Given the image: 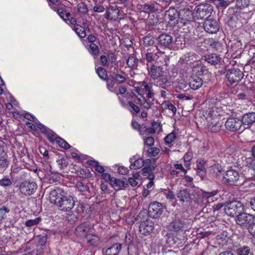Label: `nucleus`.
Listing matches in <instances>:
<instances>
[{"label": "nucleus", "instance_id": "nucleus-49", "mask_svg": "<svg viewBox=\"0 0 255 255\" xmlns=\"http://www.w3.org/2000/svg\"><path fill=\"white\" fill-rule=\"evenodd\" d=\"M217 194L216 191H213L212 192H203L202 193V197L203 200H207V202H209L210 198L213 197Z\"/></svg>", "mask_w": 255, "mask_h": 255}, {"label": "nucleus", "instance_id": "nucleus-34", "mask_svg": "<svg viewBox=\"0 0 255 255\" xmlns=\"http://www.w3.org/2000/svg\"><path fill=\"white\" fill-rule=\"evenodd\" d=\"M87 28L89 30V28L88 27L85 28L80 24L74 25L73 28L76 34L81 38H84L86 36V29Z\"/></svg>", "mask_w": 255, "mask_h": 255}, {"label": "nucleus", "instance_id": "nucleus-42", "mask_svg": "<svg viewBox=\"0 0 255 255\" xmlns=\"http://www.w3.org/2000/svg\"><path fill=\"white\" fill-rule=\"evenodd\" d=\"M250 253V248L248 246L240 247L236 251L237 255H249Z\"/></svg>", "mask_w": 255, "mask_h": 255}, {"label": "nucleus", "instance_id": "nucleus-33", "mask_svg": "<svg viewBox=\"0 0 255 255\" xmlns=\"http://www.w3.org/2000/svg\"><path fill=\"white\" fill-rule=\"evenodd\" d=\"M245 159L243 160L245 162V165L248 167V168L254 171L255 173V157L250 156H247L245 155Z\"/></svg>", "mask_w": 255, "mask_h": 255}, {"label": "nucleus", "instance_id": "nucleus-36", "mask_svg": "<svg viewBox=\"0 0 255 255\" xmlns=\"http://www.w3.org/2000/svg\"><path fill=\"white\" fill-rule=\"evenodd\" d=\"M56 134L55 133L52 134V136L53 137V139H55L56 142L58 145L62 148L67 149L70 147V145L65 140L63 139L60 137H55Z\"/></svg>", "mask_w": 255, "mask_h": 255}, {"label": "nucleus", "instance_id": "nucleus-51", "mask_svg": "<svg viewBox=\"0 0 255 255\" xmlns=\"http://www.w3.org/2000/svg\"><path fill=\"white\" fill-rule=\"evenodd\" d=\"M176 138L175 132H172L167 134L164 138V141L166 144H170Z\"/></svg>", "mask_w": 255, "mask_h": 255}, {"label": "nucleus", "instance_id": "nucleus-20", "mask_svg": "<svg viewBox=\"0 0 255 255\" xmlns=\"http://www.w3.org/2000/svg\"><path fill=\"white\" fill-rule=\"evenodd\" d=\"M207 120L208 121V128L210 129L212 132H216L220 130L221 124L219 122L220 118L212 119L207 118Z\"/></svg>", "mask_w": 255, "mask_h": 255}, {"label": "nucleus", "instance_id": "nucleus-13", "mask_svg": "<svg viewBox=\"0 0 255 255\" xmlns=\"http://www.w3.org/2000/svg\"><path fill=\"white\" fill-rule=\"evenodd\" d=\"M205 30L209 33H216L220 28L218 22L216 19H209L205 20L203 24Z\"/></svg>", "mask_w": 255, "mask_h": 255}, {"label": "nucleus", "instance_id": "nucleus-63", "mask_svg": "<svg viewBox=\"0 0 255 255\" xmlns=\"http://www.w3.org/2000/svg\"><path fill=\"white\" fill-rule=\"evenodd\" d=\"M12 184L11 180L8 178H3L0 180V185L2 186H10Z\"/></svg>", "mask_w": 255, "mask_h": 255}, {"label": "nucleus", "instance_id": "nucleus-11", "mask_svg": "<svg viewBox=\"0 0 255 255\" xmlns=\"http://www.w3.org/2000/svg\"><path fill=\"white\" fill-rule=\"evenodd\" d=\"M37 188L36 184L34 182L25 181L19 186L20 192L25 195H31L35 192Z\"/></svg>", "mask_w": 255, "mask_h": 255}, {"label": "nucleus", "instance_id": "nucleus-45", "mask_svg": "<svg viewBox=\"0 0 255 255\" xmlns=\"http://www.w3.org/2000/svg\"><path fill=\"white\" fill-rule=\"evenodd\" d=\"M128 104L130 108L129 111L132 115H136L137 114L139 113L140 108L137 105H135L132 102H128Z\"/></svg>", "mask_w": 255, "mask_h": 255}, {"label": "nucleus", "instance_id": "nucleus-14", "mask_svg": "<svg viewBox=\"0 0 255 255\" xmlns=\"http://www.w3.org/2000/svg\"><path fill=\"white\" fill-rule=\"evenodd\" d=\"M92 231L93 229L90 224L83 223L76 228L74 234L77 237L85 238Z\"/></svg>", "mask_w": 255, "mask_h": 255}, {"label": "nucleus", "instance_id": "nucleus-6", "mask_svg": "<svg viewBox=\"0 0 255 255\" xmlns=\"http://www.w3.org/2000/svg\"><path fill=\"white\" fill-rule=\"evenodd\" d=\"M255 219V218L253 215L243 212L237 216L236 221L238 225L248 229L253 224Z\"/></svg>", "mask_w": 255, "mask_h": 255}, {"label": "nucleus", "instance_id": "nucleus-52", "mask_svg": "<svg viewBox=\"0 0 255 255\" xmlns=\"http://www.w3.org/2000/svg\"><path fill=\"white\" fill-rule=\"evenodd\" d=\"M76 186L77 189L80 192H86L88 191L89 190V187L86 185L84 184L82 182H77Z\"/></svg>", "mask_w": 255, "mask_h": 255}, {"label": "nucleus", "instance_id": "nucleus-46", "mask_svg": "<svg viewBox=\"0 0 255 255\" xmlns=\"http://www.w3.org/2000/svg\"><path fill=\"white\" fill-rule=\"evenodd\" d=\"M90 52L91 54L94 56H97L99 54L100 49L99 46L95 43L90 44L89 45Z\"/></svg>", "mask_w": 255, "mask_h": 255}, {"label": "nucleus", "instance_id": "nucleus-3", "mask_svg": "<svg viewBox=\"0 0 255 255\" xmlns=\"http://www.w3.org/2000/svg\"><path fill=\"white\" fill-rule=\"evenodd\" d=\"M225 213L231 217L236 216L244 211V206L242 203L238 201H233L228 203L225 206Z\"/></svg>", "mask_w": 255, "mask_h": 255}, {"label": "nucleus", "instance_id": "nucleus-24", "mask_svg": "<svg viewBox=\"0 0 255 255\" xmlns=\"http://www.w3.org/2000/svg\"><path fill=\"white\" fill-rule=\"evenodd\" d=\"M155 165L154 164H151L150 159L145 160L144 167L142 169V175L144 176L148 177V175L153 174L152 171L155 169Z\"/></svg>", "mask_w": 255, "mask_h": 255}, {"label": "nucleus", "instance_id": "nucleus-12", "mask_svg": "<svg viewBox=\"0 0 255 255\" xmlns=\"http://www.w3.org/2000/svg\"><path fill=\"white\" fill-rule=\"evenodd\" d=\"M169 228L175 234H178L185 232L187 228V226L184 221L176 220L169 224Z\"/></svg>", "mask_w": 255, "mask_h": 255}, {"label": "nucleus", "instance_id": "nucleus-58", "mask_svg": "<svg viewBox=\"0 0 255 255\" xmlns=\"http://www.w3.org/2000/svg\"><path fill=\"white\" fill-rule=\"evenodd\" d=\"M206 161L202 159H198L196 162V167L197 170H202L205 169V164Z\"/></svg>", "mask_w": 255, "mask_h": 255}, {"label": "nucleus", "instance_id": "nucleus-57", "mask_svg": "<svg viewBox=\"0 0 255 255\" xmlns=\"http://www.w3.org/2000/svg\"><path fill=\"white\" fill-rule=\"evenodd\" d=\"M93 162V163L92 164L93 165L95 170L96 171L100 173H102L104 172V168L102 166L100 165L98 162L94 161Z\"/></svg>", "mask_w": 255, "mask_h": 255}, {"label": "nucleus", "instance_id": "nucleus-15", "mask_svg": "<svg viewBox=\"0 0 255 255\" xmlns=\"http://www.w3.org/2000/svg\"><path fill=\"white\" fill-rule=\"evenodd\" d=\"M160 5L158 3H145L144 4H138L137 6V9L141 12L147 13H152L160 10Z\"/></svg>", "mask_w": 255, "mask_h": 255}, {"label": "nucleus", "instance_id": "nucleus-56", "mask_svg": "<svg viewBox=\"0 0 255 255\" xmlns=\"http://www.w3.org/2000/svg\"><path fill=\"white\" fill-rule=\"evenodd\" d=\"M248 232L253 236L252 242L255 246V223L248 228Z\"/></svg>", "mask_w": 255, "mask_h": 255}, {"label": "nucleus", "instance_id": "nucleus-5", "mask_svg": "<svg viewBox=\"0 0 255 255\" xmlns=\"http://www.w3.org/2000/svg\"><path fill=\"white\" fill-rule=\"evenodd\" d=\"M125 13L119 9V7L115 4L110 5L104 14V17L110 20H117L123 19Z\"/></svg>", "mask_w": 255, "mask_h": 255}, {"label": "nucleus", "instance_id": "nucleus-60", "mask_svg": "<svg viewBox=\"0 0 255 255\" xmlns=\"http://www.w3.org/2000/svg\"><path fill=\"white\" fill-rule=\"evenodd\" d=\"M36 239L38 244L41 246H44L47 241V238L45 235H39Z\"/></svg>", "mask_w": 255, "mask_h": 255}, {"label": "nucleus", "instance_id": "nucleus-64", "mask_svg": "<svg viewBox=\"0 0 255 255\" xmlns=\"http://www.w3.org/2000/svg\"><path fill=\"white\" fill-rule=\"evenodd\" d=\"M147 178L149 180V182L147 184L146 187L148 189L151 188L154 184L153 180L154 175L153 174H150L148 175Z\"/></svg>", "mask_w": 255, "mask_h": 255}, {"label": "nucleus", "instance_id": "nucleus-9", "mask_svg": "<svg viewBox=\"0 0 255 255\" xmlns=\"http://www.w3.org/2000/svg\"><path fill=\"white\" fill-rule=\"evenodd\" d=\"M75 201L73 197L67 195V194L64 196L63 199L60 202H58L56 206L59 210L64 211H68L71 210L74 206Z\"/></svg>", "mask_w": 255, "mask_h": 255}, {"label": "nucleus", "instance_id": "nucleus-26", "mask_svg": "<svg viewBox=\"0 0 255 255\" xmlns=\"http://www.w3.org/2000/svg\"><path fill=\"white\" fill-rule=\"evenodd\" d=\"M130 162L131 163L130 167L131 169H137L141 168L145 164V160L142 158H136L135 156L130 158Z\"/></svg>", "mask_w": 255, "mask_h": 255}, {"label": "nucleus", "instance_id": "nucleus-62", "mask_svg": "<svg viewBox=\"0 0 255 255\" xmlns=\"http://www.w3.org/2000/svg\"><path fill=\"white\" fill-rule=\"evenodd\" d=\"M115 82L114 81H111V82H109L108 81L107 82V88L111 92H114L117 94V95H118V90L116 89V88L114 87Z\"/></svg>", "mask_w": 255, "mask_h": 255}, {"label": "nucleus", "instance_id": "nucleus-38", "mask_svg": "<svg viewBox=\"0 0 255 255\" xmlns=\"http://www.w3.org/2000/svg\"><path fill=\"white\" fill-rule=\"evenodd\" d=\"M218 110V108L215 106H212L209 108L207 118H210L212 119L220 118V114Z\"/></svg>", "mask_w": 255, "mask_h": 255}, {"label": "nucleus", "instance_id": "nucleus-47", "mask_svg": "<svg viewBox=\"0 0 255 255\" xmlns=\"http://www.w3.org/2000/svg\"><path fill=\"white\" fill-rule=\"evenodd\" d=\"M96 72L101 79L107 80L108 75L107 71L105 68L103 67H99L97 69Z\"/></svg>", "mask_w": 255, "mask_h": 255}, {"label": "nucleus", "instance_id": "nucleus-17", "mask_svg": "<svg viewBox=\"0 0 255 255\" xmlns=\"http://www.w3.org/2000/svg\"><path fill=\"white\" fill-rule=\"evenodd\" d=\"M239 179V174L235 170L231 169L226 171L225 175L223 177L225 182H226L230 185L235 184Z\"/></svg>", "mask_w": 255, "mask_h": 255}, {"label": "nucleus", "instance_id": "nucleus-30", "mask_svg": "<svg viewBox=\"0 0 255 255\" xmlns=\"http://www.w3.org/2000/svg\"><path fill=\"white\" fill-rule=\"evenodd\" d=\"M122 245L120 243L114 244L111 247L107 249L106 255H119L121 251Z\"/></svg>", "mask_w": 255, "mask_h": 255}, {"label": "nucleus", "instance_id": "nucleus-7", "mask_svg": "<svg viewBox=\"0 0 255 255\" xmlns=\"http://www.w3.org/2000/svg\"><path fill=\"white\" fill-rule=\"evenodd\" d=\"M228 85H232L239 82L243 78L244 74L239 69H231L227 71L226 74Z\"/></svg>", "mask_w": 255, "mask_h": 255}, {"label": "nucleus", "instance_id": "nucleus-53", "mask_svg": "<svg viewBox=\"0 0 255 255\" xmlns=\"http://www.w3.org/2000/svg\"><path fill=\"white\" fill-rule=\"evenodd\" d=\"M154 40L151 36L147 35L143 38V43L145 46H149L154 44Z\"/></svg>", "mask_w": 255, "mask_h": 255}, {"label": "nucleus", "instance_id": "nucleus-61", "mask_svg": "<svg viewBox=\"0 0 255 255\" xmlns=\"http://www.w3.org/2000/svg\"><path fill=\"white\" fill-rule=\"evenodd\" d=\"M143 139L144 144L148 146H151L154 144V140L151 136L145 137Z\"/></svg>", "mask_w": 255, "mask_h": 255}, {"label": "nucleus", "instance_id": "nucleus-55", "mask_svg": "<svg viewBox=\"0 0 255 255\" xmlns=\"http://www.w3.org/2000/svg\"><path fill=\"white\" fill-rule=\"evenodd\" d=\"M9 212V209L5 206H2L0 208V221H1L6 217V214Z\"/></svg>", "mask_w": 255, "mask_h": 255}, {"label": "nucleus", "instance_id": "nucleus-22", "mask_svg": "<svg viewBox=\"0 0 255 255\" xmlns=\"http://www.w3.org/2000/svg\"><path fill=\"white\" fill-rule=\"evenodd\" d=\"M5 148V145H0V166L2 168L7 167L9 163Z\"/></svg>", "mask_w": 255, "mask_h": 255}, {"label": "nucleus", "instance_id": "nucleus-18", "mask_svg": "<svg viewBox=\"0 0 255 255\" xmlns=\"http://www.w3.org/2000/svg\"><path fill=\"white\" fill-rule=\"evenodd\" d=\"M162 212V204L155 202L151 203L148 207V213L152 218H156L160 216Z\"/></svg>", "mask_w": 255, "mask_h": 255}, {"label": "nucleus", "instance_id": "nucleus-44", "mask_svg": "<svg viewBox=\"0 0 255 255\" xmlns=\"http://www.w3.org/2000/svg\"><path fill=\"white\" fill-rule=\"evenodd\" d=\"M57 12L59 16L64 20H68L69 17H70V13L69 12H67L64 8H58Z\"/></svg>", "mask_w": 255, "mask_h": 255}, {"label": "nucleus", "instance_id": "nucleus-39", "mask_svg": "<svg viewBox=\"0 0 255 255\" xmlns=\"http://www.w3.org/2000/svg\"><path fill=\"white\" fill-rule=\"evenodd\" d=\"M213 2L218 8H226L230 4L229 0H210Z\"/></svg>", "mask_w": 255, "mask_h": 255}, {"label": "nucleus", "instance_id": "nucleus-31", "mask_svg": "<svg viewBox=\"0 0 255 255\" xmlns=\"http://www.w3.org/2000/svg\"><path fill=\"white\" fill-rule=\"evenodd\" d=\"M223 171L222 166L219 164H214L210 167L209 172L213 177H217L221 174Z\"/></svg>", "mask_w": 255, "mask_h": 255}, {"label": "nucleus", "instance_id": "nucleus-37", "mask_svg": "<svg viewBox=\"0 0 255 255\" xmlns=\"http://www.w3.org/2000/svg\"><path fill=\"white\" fill-rule=\"evenodd\" d=\"M236 2L235 9L240 10L248 7L250 4L249 0H234Z\"/></svg>", "mask_w": 255, "mask_h": 255}, {"label": "nucleus", "instance_id": "nucleus-1", "mask_svg": "<svg viewBox=\"0 0 255 255\" xmlns=\"http://www.w3.org/2000/svg\"><path fill=\"white\" fill-rule=\"evenodd\" d=\"M147 67L149 76L157 86L165 89L171 86L170 77L163 70V68L151 64H147Z\"/></svg>", "mask_w": 255, "mask_h": 255}, {"label": "nucleus", "instance_id": "nucleus-48", "mask_svg": "<svg viewBox=\"0 0 255 255\" xmlns=\"http://www.w3.org/2000/svg\"><path fill=\"white\" fill-rule=\"evenodd\" d=\"M160 150L159 148L154 147H150L147 150V156L154 157L159 153Z\"/></svg>", "mask_w": 255, "mask_h": 255}, {"label": "nucleus", "instance_id": "nucleus-40", "mask_svg": "<svg viewBox=\"0 0 255 255\" xmlns=\"http://www.w3.org/2000/svg\"><path fill=\"white\" fill-rule=\"evenodd\" d=\"M112 78L114 81L117 84H120L124 83L126 80V77L123 74L113 73Z\"/></svg>", "mask_w": 255, "mask_h": 255}, {"label": "nucleus", "instance_id": "nucleus-10", "mask_svg": "<svg viewBox=\"0 0 255 255\" xmlns=\"http://www.w3.org/2000/svg\"><path fill=\"white\" fill-rule=\"evenodd\" d=\"M66 194H67V193L60 188L52 190L49 194L50 203L56 205L58 202H60L62 199H63Z\"/></svg>", "mask_w": 255, "mask_h": 255}, {"label": "nucleus", "instance_id": "nucleus-50", "mask_svg": "<svg viewBox=\"0 0 255 255\" xmlns=\"http://www.w3.org/2000/svg\"><path fill=\"white\" fill-rule=\"evenodd\" d=\"M77 11L80 14H86L88 12L86 5L83 2H80L77 5Z\"/></svg>", "mask_w": 255, "mask_h": 255}, {"label": "nucleus", "instance_id": "nucleus-28", "mask_svg": "<svg viewBox=\"0 0 255 255\" xmlns=\"http://www.w3.org/2000/svg\"><path fill=\"white\" fill-rule=\"evenodd\" d=\"M241 121L242 124L248 126L255 123V113L251 112L244 114Z\"/></svg>", "mask_w": 255, "mask_h": 255}, {"label": "nucleus", "instance_id": "nucleus-8", "mask_svg": "<svg viewBox=\"0 0 255 255\" xmlns=\"http://www.w3.org/2000/svg\"><path fill=\"white\" fill-rule=\"evenodd\" d=\"M164 18L171 25H175L179 22V11L174 7H171L165 12Z\"/></svg>", "mask_w": 255, "mask_h": 255}, {"label": "nucleus", "instance_id": "nucleus-4", "mask_svg": "<svg viewBox=\"0 0 255 255\" xmlns=\"http://www.w3.org/2000/svg\"><path fill=\"white\" fill-rule=\"evenodd\" d=\"M212 11V7L209 4H201L195 8L194 16L197 19H206L211 15Z\"/></svg>", "mask_w": 255, "mask_h": 255}, {"label": "nucleus", "instance_id": "nucleus-43", "mask_svg": "<svg viewBox=\"0 0 255 255\" xmlns=\"http://www.w3.org/2000/svg\"><path fill=\"white\" fill-rule=\"evenodd\" d=\"M137 100L139 104L146 110H149L151 108V104L144 97L137 98Z\"/></svg>", "mask_w": 255, "mask_h": 255}, {"label": "nucleus", "instance_id": "nucleus-32", "mask_svg": "<svg viewBox=\"0 0 255 255\" xmlns=\"http://www.w3.org/2000/svg\"><path fill=\"white\" fill-rule=\"evenodd\" d=\"M245 159L243 160L245 162V165L248 167V168L254 171L255 173V157L250 156H247L245 155Z\"/></svg>", "mask_w": 255, "mask_h": 255}, {"label": "nucleus", "instance_id": "nucleus-23", "mask_svg": "<svg viewBox=\"0 0 255 255\" xmlns=\"http://www.w3.org/2000/svg\"><path fill=\"white\" fill-rule=\"evenodd\" d=\"M176 195L177 198L182 202H188L191 198V195L187 189H180L177 192Z\"/></svg>", "mask_w": 255, "mask_h": 255}, {"label": "nucleus", "instance_id": "nucleus-21", "mask_svg": "<svg viewBox=\"0 0 255 255\" xmlns=\"http://www.w3.org/2000/svg\"><path fill=\"white\" fill-rule=\"evenodd\" d=\"M203 81L201 78L198 76H193L189 79V86L193 90H197L203 85Z\"/></svg>", "mask_w": 255, "mask_h": 255}, {"label": "nucleus", "instance_id": "nucleus-2", "mask_svg": "<svg viewBox=\"0 0 255 255\" xmlns=\"http://www.w3.org/2000/svg\"><path fill=\"white\" fill-rule=\"evenodd\" d=\"M193 6L186 5L180 8L179 10V22L184 25H186L196 19L194 12H193Z\"/></svg>", "mask_w": 255, "mask_h": 255}, {"label": "nucleus", "instance_id": "nucleus-35", "mask_svg": "<svg viewBox=\"0 0 255 255\" xmlns=\"http://www.w3.org/2000/svg\"><path fill=\"white\" fill-rule=\"evenodd\" d=\"M205 60L212 65L218 63L220 60V57L215 54H211L205 56Z\"/></svg>", "mask_w": 255, "mask_h": 255}, {"label": "nucleus", "instance_id": "nucleus-27", "mask_svg": "<svg viewBox=\"0 0 255 255\" xmlns=\"http://www.w3.org/2000/svg\"><path fill=\"white\" fill-rule=\"evenodd\" d=\"M110 184L116 190H119L123 188H127L128 184L125 181L117 179L115 177L113 178L111 180Z\"/></svg>", "mask_w": 255, "mask_h": 255}, {"label": "nucleus", "instance_id": "nucleus-41", "mask_svg": "<svg viewBox=\"0 0 255 255\" xmlns=\"http://www.w3.org/2000/svg\"><path fill=\"white\" fill-rule=\"evenodd\" d=\"M127 64L130 68H135L137 66V59L132 56H130L127 61Z\"/></svg>", "mask_w": 255, "mask_h": 255}, {"label": "nucleus", "instance_id": "nucleus-19", "mask_svg": "<svg viewBox=\"0 0 255 255\" xmlns=\"http://www.w3.org/2000/svg\"><path fill=\"white\" fill-rule=\"evenodd\" d=\"M158 45L163 47H169L172 44V37L168 34H161L157 38Z\"/></svg>", "mask_w": 255, "mask_h": 255}, {"label": "nucleus", "instance_id": "nucleus-29", "mask_svg": "<svg viewBox=\"0 0 255 255\" xmlns=\"http://www.w3.org/2000/svg\"><path fill=\"white\" fill-rule=\"evenodd\" d=\"M85 239L87 243L91 246H95L98 245L100 243L99 237L96 234L93 233L92 231L86 236Z\"/></svg>", "mask_w": 255, "mask_h": 255}, {"label": "nucleus", "instance_id": "nucleus-16", "mask_svg": "<svg viewBox=\"0 0 255 255\" xmlns=\"http://www.w3.org/2000/svg\"><path fill=\"white\" fill-rule=\"evenodd\" d=\"M242 122L238 118H230L225 123L226 128L231 131H236L240 129L242 127Z\"/></svg>", "mask_w": 255, "mask_h": 255}, {"label": "nucleus", "instance_id": "nucleus-59", "mask_svg": "<svg viewBox=\"0 0 255 255\" xmlns=\"http://www.w3.org/2000/svg\"><path fill=\"white\" fill-rule=\"evenodd\" d=\"M157 56L158 57H160L161 59L164 60L163 62L162 60H160V62H162V63H164L165 65L167 64V63L169 61V58L165 54V53L159 52L157 53Z\"/></svg>", "mask_w": 255, "mask_h": 255}, {"label": "nucleus", "instance_id": "nucleus-54", "mask_svg": "<svg viewBox=\"0 0 255 255\" xmlns=\"http://www.w3.org/2000/svg\"><path fill=\"white\" fill-rule=\"evenodd\" d=\"M40 220L41 218L40 217H37L34 219H30L26 221L25 224L27 227H32L33 226L37 225Z\"/></svg>", "mask_w": 255, "mask_h": 255}, {"label": "nucleus", "instance_id": "nucleus-25", "mask_svg": "<svg viewBox=\"0 0 255 255\" xmlns=\"http://www.w3.org/2000/svg\"><path fill=\"white\" fill-rule=\"evenodd\" d=\"M154 228L153 223L150 220H146L140 223L139 229L140 231H143V233H150Z\"/></svg>", "mask_w": 255, "mask_h": 255}]
</instances>
